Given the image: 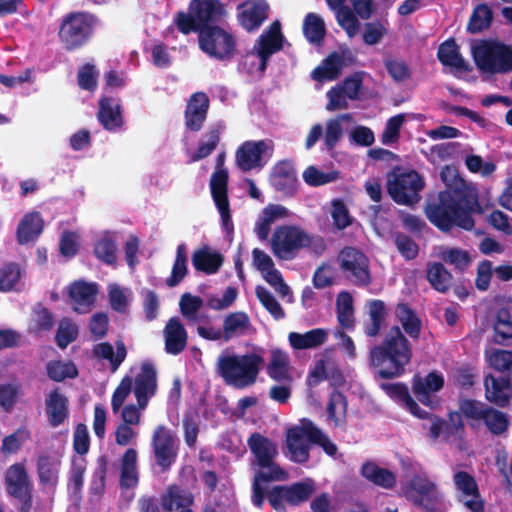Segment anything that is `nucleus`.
Listing matches in <instances>:
<instances>
[{"label":"nucleus","instance_id":"obj_53","mask_svg":"<svg viewBox=\"0 0 512 512\" xmlns=\"http://www.w3.org/2000/svg\"><path fill=\"white\" fill-rule=\"evenodd\" d=\"M485 360L489 367L505 373L512 371V351L503 349H488L485 351Z\"/></svg>","mask_w":512,"mask_h":512},{"label":"nucleus","instance_id":"obj_37","mask_svg":"<svg viewBox=\"0 0 512 512\" xmlns=\"http://www.w3.org/2000/svg\"><path fill=\"white\" fill-rule=\"evenodd\" d=\"M223 263L222 255L216 250L203 247L196 250L192 255V264L198 271L206 274L216 273Z\"/></svg>","mask_w":512,"mask_h":512},{"label":"nucleus","instance_id":"obj_57","mask_svg":"<svg viewBox=\"0 0 512 512\" xmlns=\"http://www.w3.org/2000/svg\"><path fill=\"white\" fill-rule=\"evenodd\" d=\"M53 326L52 314L43 306L36 305L33 308L30 322L29 331L38 334L42 331L50 330Z\"/></svg>","mask_w":512,"mask_h":512},{"label":"nucleus","instance_id":"obj_26","mask_svg":"<svg viewBox=\"0 0 512 512\" xmlns=\"http://www.w3.org/2000/svg\"><path fill=\"white\" fill-rule=\"evenodd\" d=\"M271 185L285 195H293L297 189V176L291 162H277L269 175Z\"/></svg>","mask_w":512,"mask_h":512},{"label":"nucleus","instance_id":"obj_21","mask_svg":"<svg viewBox=\"0 0 512 512\" xmlns=\"http://www.w3.org/2000/svg\"><path fill=\"white\" fill-rule=\"evenodd\" d=\"M7 492L21 500L28 501L31 497V482L26 468L21 463L11 465L5 474Z\"/></svg>","mask_w":512,"mask_h":512},{"label":"nucleus","instance_id":"obj_61","mask_svg":"<svg viewBox=\"0 0 512 512\" xmlns=\"http://www.w3.org/2000/svg\"><path fill=\"white\" fill-rule=\"evenodd\" d=\"M48 376L54 381L74 378L77 375L76 366L70 361H51L47 364Z\"/></svg>","mask_w":512,"mask_h":512},{"label":"nucleus","instance_id":"obj_8","mask_svg":"<svg viewBox=\"0 0 512 512\" xmlns=\"http://www.w3.org/2000/svg\"><path fill=\"white\" fill-rule=\"evenodd\" d=\"M424 180L414 170L395 169L387 175V191L398 204L412 205L419 201Z\"/></svg>","mask_w":512,"mask_h":512},{"label":"nucleus","instance_id":"obj_38","mask_svg":"<svg viewBox=\"0 0 512 512\" xmlns=\"http://www.w3.org/2000/svg\"><path fill=\"white\" fill-rule=\"evenodd\" d=\"M382 389L385 393L397 401L401 405H403L407 410L410 411L416 417L425 418L426 413L422 411L418 404L412 399L409 394L407 386L402 383H391V384H383Z\"/></svg>","mask_w":512,"mask_h":512},{"label":"nucleus","instance_id":"obj_4","mask_svg":"<svg viewBox=\"0 0 512 512\" xmlns=\"http://www.w3.org/2000/svg\"><path fill=\"white\" fill-rule=\"evenodd\" d=\"M248 445L255 457V463L259 467V471L254 477L252 501L260 507L264 501L262 482L284 481L288 478V474L274 462L278 451L272 441L260 434H253L248 440Z\"/></svg>","mask_w":512,"mask_h":512},{"label":"nucleus","instance_id":"obj_63","mask_svg":"<svg viewBox=\"0 0 512 512\" xmlns=\"http://www.w3.org/2000/svg\"><path fill=\"white\" fill-rule=\"evenodd\" d=\"M467 169L474 174H479L484 178L490 177L496 171V164L492 161H485L479 155H468L465 158Z\"/></svg>","mask_w":512,"mask_h":512},{"label":"nucleus","instance_id":"obj_52","mask_svg":"<svg viewBox=\"0 0 512 512\" xmlns=\"http://www.w3.org/2000/svg\"><path fill=\"white\" fill-rule=\"evenodd\" d=\"M337 317L340 325L351 328L354 323L353 298L350 293L340 292L336 299Z\"/></svg>","mask_w":512,"mask_h":512},{"label":"nucleus","instance_id":"obj_23","mask_svg":"<svg viewBox=\"0 0 512 512\" xmlns=\"http://www.w3.org/2000/svg\"><path fill=\"white\" fill-rule=\"evenodd\" d=\"M156 371L151 363H143L135 375L133 392L142 407L147 406L149 399L156 393Z\"/></svg>","mask_w":512,"mask_h":512},{"label":"nucleus","instance_id":"obj_42","mask_svg":"<svg viewBox=\"0 0 512 512\" xmlns=\"http://www.w3.org/2000/svg\"><path fill=\"white\" fill-rule=\"evenodd\" d=\"M68 400L58 390L50 392L46 398V413L52 426L60 425L68 414Z\"/></svg>","mask_w":512,"mask_h":512},{"label":"nucleus","instance_id":"obj_56","mask_svg":"<svg viewBox=\"0 0 512 512\" xmlns=\"http://www.w3.org/2000/svg\"><path fill=\"white\" fill-rule=\"evenodd\" d=\"M93 352L99 358L107 359L116 369L126 357V348L122 342L117 343L116 350L109 343L97 344Z\"/></svg>","mask_w":512,"mask_h":512},{"label":"nucleus","instance_id":"obj_18","mask_svg":"<svg viewBox=\"0 0 512 512\" xmlns=\"http://www.w3.org/2000/svg\"><path fill=\"white\" fill-rule=\"evenodd\" d=\"M292 215L293 213L284 205L269 203L258 213L253 231L259 240H267L271 233L272 225L278 221L287 220Z\"/></svg>","mask_w":512,"mask_h":512},{"label":"nucleus","instance_id":"obj_31","mask_svg":"<svg viewBox=\"0 0 512 512\" xmlns=\"http://www.w3.org/2000/svg\"><path fill=\"white\" fill-rule=\"evenodd\" d=\"M348 54V51L332 53L313 70L312 78L319 82L334 80L346 65Z\"/></svg>","mask_w":512,"mask_h":512},{"label":"nucleus","instance_id":"obj_58","mask_svg":"<svg viewBox=\"0 0 512 512\" xmlns=\"http://www.w3.org/2000/svg\"><path fill=\"white\" fill-rule=\"evenodd\" d=\"M187 274V256L186 247L180 244L177 247L176 258L172 267L171 275L166 279V284L170 287L178 285Z\"/></svg>","mask_w":512,"mask_h":512},{"label":"nucleus","instance_id":"obj_9","mask_svg":"<svg viewBox=\"0 0 512 512\" xmlns=\"http://www.w3.org/2000/svg\"><path fill=\"white\" fill-rule=\"evenodd\" d=\"M273 153L274 143L270 139L244 141L235 151V166L244 173L260 171L270 161Z\"/></svg>","mask_w":512,"mask_h":512},{"label":"nucleus","instance_id":"obj_36","mask_svg":"<svg viewBox=\"0 0 512 512\" xmlns=\"http://www.w3.org/2000/svg\"><path fill=\"white\" fill-rule=\"evenodd\" d=\"M166 351L171 354L180 353L186 346L187 334L184 326L177 318H171L165 329Z\"/></svg>","mask_w":512,"mask_h":512},{"label":"nucleus","instance_id":"obj_39","mask_svg":"<svg viewBox=\"0 0 512 512\" xmlns=\"http://www.w3.org/2000/svg\"><path fill=\"white\" fill-rule=\"evenodd\" d=\"M328 337V332L321 328L312 329L306 333L291 332L288 335L290 345L297 350L313 349L322 345Z\"/></svg>","mask_w":512,"mask_h":512},{"label":"nucleus","instance_id":"obj_33","mask_svg":"<svg viewBox=\"0 0 512 512\" xmlns=\"http://www.w3.org/2000/svg\"><path fill=\"white\" fill-rule=\"evenodd\" d=\"M267 373L275 381L291 383L293 381V369L290 366L288 354L278 349L272 350Z\"/></svg>","mask_w":512,"mask_h":512},{"label":"nucleus","instance_id":"obj_59","mask_svg":"<svg viewBox=\"0 0 512 512\" xmlns=\"http://www.w3.org/2000/svg\"><path fill=\"white\" fill-rule=\"evenodd\" d=\"M303 180L310 186H321L333 182L338 178L334 170L322 171L315 166H309L302 174Z\"/></svg>","mask_w":512,"mask_h":512},{"label":"nucleus","instance_id":"obj_5","mask_svg":"<svg viewBox=\"0 0 512 512\" xmlns=\"http://www.w3.org/2000/svg\"><path fill=\"white\" fill-rule=\"evenodd\" d=\"M308 442L319 445L329 456L337 454V446L331 439L312 421L302 419L286 433V445L292 461L304 463L309 459Z\"/></svg>","mask_w":512,"mask_h":512},{"label":"nucleus","instance_id":"obj_2","mask_svg":"<svg viewBox=\"0 0 512 512\" xmlns=\"http://www.w3.org/2000/svg\"><path fill=\"white\" fill-rule=\"evenodd\" d=\"M412 357L411 347L399 327L386 333L381 345L370 351V364L381 378L401 376Z\"/></svg>","mask_w":512,"mask_h":512},{"label":"nucleus","instance_id":"obj_19","mask_svg":"<svg viewBox=\"0 0 512 512\" xmlns=\"http://www.w3.org/2000/svg\"><path fill=\"white\" fill-rule=\"evenodd\" d=\"M454 483L460 502L471 512H482L483 501L474 478L463 471L454 475Z\"/></svg>","mask_w":512,"mask_h":512},{"label":"nucleus","instance_id":"obj_27","mask_svg":"<svg viewBox=\"0 0 512 512\" xmlns=\"http://www.w3.org/2000/svg\"><path fill=\"white\" fill-rule=\"evenodd\" d=\"M268 4L265 0H247L239 6L238 19L241 26L252 31L259 28L267 17Z\"/></svg>","mask_w":512,"mask_h":512},{"label":"nucleus","instance_id":"obj_30","mask_svg":"<svg viewBox=\"0 0 512 512\" xmlns=\"http://www.w3.org/2000/svg\"><path fill=\"white\" fill-rule=\"evenodd\" d=\"M209 107V99L204 93L193 94L186 108V125L193 131L199 130L205 119Z\"/></svg>","mask_w":512,"mask_h":512},{"label":"nucleus","instance_id":"obj_34","mask_svg":"<svg viewBox=\"0 0 512 512\" xmlns=\"http://www.w3.org/2000/svg\"><path fill=\"white\" fill-rule=\"evenodd\" d=\"M222 330L224 333V342L244 336L251 330L250 318L246 313L241 311L229 313L223 320Z\"/></svg>","mask_w":512,"mask_h":512},{"label":"nucleus","instance_id":"obj_11","mask_svg":"<svg viewBox=\"0 0 512 512\" xmlns=\"http://www.w3.org/2000/svg\"><path fill=\"white\" fill-rule=\"evenodd\" d=\"M224 159V155H218L216 170L211 175L209 186L223 229L230 233L233 230V222L228 198V171L223 166Z\"/></svg>","mask_w":512,"mask_h":512},{"label":"nucleus","instance_id":"obj_54","mask_svg":"<svg viewBox=\"0 0 512 512\" xmlns=\"http://www.w3.org/2000/svg\"><path fill=\"white\" fill-rule=\"evenodd\" d=\"M109 302L117 312L124 313L127 311L132 300V292L129 288L121 287L116 283L108 285Z\"/></svg>","mask_w":512,"mask_h":512},{"label":"nucleus","instance_id":"obj_3","mask_svg":"<svg viewBox=\"0 0 512 512\" xmlns=\"http://www.w3.org/2000/svg\"><path fill=\"white\" fill-rule=\"evenodd\" d=\"M264 365L258 352L236 354L224 350L216 361V372L223 381L234 388L245 389L254 385Z\"/></svg>","mask_w":512,"mask_h":512},{"label":"nucleus","instance_id":"obj_29","mask_svg":"<svg viewBox=\"0 0 512 512\" xmlns=\"http://www.w3.org/2000/svg\"><path fill=\"white\" fill-rule=\"evenodd\" d=\"M189 10L200 26L217 21L225 15V9L218 0H192Z\"/></svg>","mask_w":512,"mask_h":512},{"label":"nucleus","instance_id":"obj_49","mask_svg":"<svg viewBox=\"0 0 512 512\" xmlns=\"http://www.w3.org/2000/svg\"><path fill=\"white\" fill-rule=\"evenodd\" d=\"M427 280L439 292H445L451 285L452 275L441 263H430L427 266Z\"/></svg>","mask_w":512,"mask_h":512},{"label":"nucleus","instance_id":"obj_12","mask_svg":"<svg viewBox=\"0 0 512 512\" xmlns=\"http://www.w3.org/2000/svg\"><path fill=\"white\" fill-rule=\"evenodd\" d=\"M405 497L415 505L432 511L441 501L442 495L436 484L426 474H415L403 488Z\"/></svg>","mask_w":512,"mask_h":512},{"label":"nucleus","instance_id":"obj_51","mask_svg":"<svg viewBox=\"0 0 512 512\" xmlns=\"http://www.w3.org/2000/svg\"><path fill=\"white\" fill-rule=\"evenodd\" d=\"M324 20L316 13H308L303 21V33L306 39L314 44H319L325 35Z\"/></svg>","mask_w":512,"mask_h":512},{"label":"nucleus","instance_id":"obj_15","mask_svg":"<svg viewBox=\"0 0 512 512\" xmlns=\"http://www.w3.org/2000/svg\"><path fill=\"white\" fill-rule=\"evenodd\" d=\"M338 264L344 276L356 285L370 283L368 258L356 248L346 247L338 255Z\"/></svg>","mask_w":512,"mask_h":512},{"label":"nucleus","instance_id":"obj_64","mask_svg":"<svg viewBox=\"0 0 512 512\" xmlns=\"http://www.w3.org/2000/svg\"><path fill=\"white\" fill-rule=\"evenodd\" d=\"M255 292L260 303L275 319L284 317V310L270 291L263 286H257Z\"/></svg>","mask_w":512,"mask_h":512},{"label":"nucleus","instance_id":"obj_43","mask_svg":"<svg viewBox=\"0 0 512 512\" xmlns=\"http://www.w3.org/2000/svg\"><path fill=\"white\" fill-rule=\"evenodd\" d=\"M361 473L366 480L385 489L392 488L396 483V476L393 472L373 462L365 463L361 468Z\"/></svg>","mask_w":512,"mask_h":512},{"label":"nucleus","instance_id":"obj_28","mask_svg":"<svg viewBox=\"0 0 512 512\" xmlns=\"http://www.w3.org/2000/svg\"><path fill=\"white\" fill-rule=\"evenodd\" d=\"M98 289L96 284L76 281L69 288V296L77 313H86L93 305Z\"/></svg>","mask_w":512,"mask_h":512},{"label":"nucleus","instance_id":"obj_44","mask_svg":"<svg viewBox=\"0 0 512 512\" xmlns=\"http://www.w3.org/2000/svg\"><path fill=\"white\" fill-rule=\"evenodd\" d=\"M116 235L104 232L100 235L94 246L96 257L108 265H114L117 260Z\"/></svg>","mask_w":512,"mask_h":512},{"label":"nucleus","instance_id":"obj_55","mask_svg":"<svg viewBox=\"0 0 512 512\" xmlns=\"http://www.w3.org/2000/svg\"><path fill=\"white\" fill-rule=\"evenodd\" d=\"M494 341L498 344L504 343L512 338V320L508 311L500 310L493 319Z\"/></svg>","mask_w":512,"mask_h":512},{"label":"nucleus","instance_id":"obj_32","mask_svg":"<svg viewBox=\"0 0 512 512\" xmlns=\"http://www.w3.org/2000/svg\"><path fill=\"white\" fill-rule=\"evenodd\" d=\"M97 116L107 130L114 131L123 125L120 104L113 98L103 97L100 99Z\"/></svg>","mask_w":512,"mask_h":512},{"label":"nucleus","instance_id":"obj_50","mask_svg":"<svg viewBox=\"0 0 512 512\" xmlns=\"http://www.w3.org/2000/svg\"><path fill=\"white\" fill-rule=\"evenodd\" d=\"M396 317L411 338L416 339L419 337L421 321L406 304H399L397 306Z\"/></svg>","mask_w":512,"mask_h":512},{"label":"nucleus","instance_id":"obj_35","mask_svg":"<svg viewBox=\"0 0 512 512\" xmlns=\"http://www.w3.org/2000/svg\"><path fill=\"white\" fill-rule=\"evenodd\" d=\"M43 219L38 212H30L23 216L17 227V241L27 244L35 241L43 230Z\"/></svg>","mask_w":512,"mask_h":512},{"label":"nucleus","instance_id":"obj_7","mask_svg":"<svg viewBox=\"0 0 512 512\" xmlns=\"http://www.w3.org/2000/svg\"><path fill=\"white\" fill-rule=\"evenodd\" d=\"M313 237L298 225L285 224L277 226L270 238V250L280 260H292L298 253L308 248Z\"/></svg>","mask_w":512,"mask_h":512},{"label":"nucleus","instance_id":"obj_25","mask_svg":"<svg viewBox=\"0 0 512 512\" xmlns=\"http://www.w3.org/2000/svg\"><path fill=\"white\" fill-rule=\"evenodd\" d=\"M37 475L40 485L47 492H54L61 468V459L57 455L43 454L37 460Z\"/></svg>","mask_w":512,"mask_h":512},{"label":"nucleus","instance_id":"obj_41","mask_svg":"<svg viewBox=\"0 0 512 512\" xmlns=\"http://www.w3.org/2000/svg\"><path fill=\"white\" fill-rule=\"evenodd\" d=\"M138 453L134 448L125 451L120 460V484L124 488L135 487L138 483Z\"/></svg>","mask_w":512,"mask_h":512},{"label":"nucleus","instance_id":"obj_48","mask_svg":"<svg viewBox=\"0 0 512 512\" xmlns=\"http://www.w3.org/2000/svg\"><path fill=\"white\" fill-rule=\"evenodd\" d=\"M328 420L334 426H342L347 416V401L344 395L339 392H333L330 395L326 407Z\"/></svg>","mask_w":512,"mask_h":512},{"label":"nucleus","instance_id":"obj_20","mask_svg":"<svg viewBox=\"0 0 512 512\" xmlns=\"http://www.w3.org/2000/svg\"><path fill=\"white\" fill-rule=\"evenodd\" d=\"M361 81L358 78H348L342 84L333 87L327 92L328 111H336L348 108L349 101L358 98Z\"/></svg>","mask_w":512,"mask_h":512},{"label":"nucleus","instance_id":"obj_14","mask_svg":"<svg viewBox=\"0 0 512 512\" xmlns=\"http://www.w3.org/2000/svg\"><path fill=\"white\" fill-rule=\"evenodd\" d=\"M94 18L84 13L72 14L67 17L59 31L64 46L71 50L82 46L92 33Z\"/></svg>","mask_w":512,"mask_h":512},{"label":"nucleus","instance_id":"obj_47","mask_svg":"<svg viewBox=\"0 0 512 512\" xmlns=\"http://www.w3.org/2000/svg\"><path fill=\"white\" fill-rule=\"evenodd\" d=\"M286 501L289 504L297 505L306 501L316 490V483L308 478L291 486H283Z\"/></svg>","mask_w":512,"mask_h":512},{"label":"nucleus","instance_id":"obj_10","mask_svg":"<svg viewBox=\"0 0 512 512\" xmlns=\"http://www.w3.org/2000/svg\"><path fill=\"white\" fill-rule=\"evenodd\" d=\"M199 47L209 57L217 60L230 59L236 50L235 37L218 26H207L199 33Z\"/></svg>","mask_w":512,"mask_h":512},{"label":"nucleus","instance_id":"obj_13","mask_svg":"<svg viewBox=\"0 0 512 512\" xmlns=\"http://www.w3.org/2000/svg\"><path fill=\"white\" fill-rule=\"evenodd\" d=\"M151 446L156 464L167 471L175 462L179 441L174 431L164 425H158L152 432Z\"/></svg>","mask_w":512,"mask_h":512},{"label":"nucleus","instance_id":"obj_40","mask_svg":"<svg viewBox=\"0 0 512 512\" xmlns=\"http://www.w3.org/2000/svg\"><path fill=\"white\" fill-rule=\"evenodd\" d=\"M192 503V494L177 486L170 487L161 498V505L167 512L190 509Z\"/></svg>","mask_w":512,"mask_h":512},{"label":"nucleus","instance_id":"obj_17","mask_svg":"<svg viewBox=\"0 0 512 512\" xmlns=\"http://www.w3.org/2000/svg\"><path fill=\"white\" fill-rule=\"evenodd\" d=\"M253 266L259 271L263 279L271 285L283 298L291 300L290 287L284 282L281 272L275 268L273 259L265 251L254 248L252 251Z\"/></svg>","mask_w":512,"mask_h":512},{"label":"nucleus","instance_id":"obj_24","mask_svg":"<svg viewBox=\"0 0 512 512\" xmlns=\"http://www.w3.org/2000/svg\"><path fill=\"white\" fill-rule=\"evenodd\" d=\"M484 388L486 400L496 406L505 407L512 398V383L509 378L487 374Z\"/></svg>","mask_w":512,"mask_h":512},{"label":"nucleus","instance_id":"obj_22","mask_svg":"<svg viewBox=\"0 0 512 512\" xmlns=\"http://www.w3.org/2000/svg\"><path fill=\"white\" fill-rule=\"evenodd\" d=\"M444 378L441 374L431 372L425 377L416 376L413 379V393L420 402L429 407H435L438 404L434 394L442 389Z\"/></svg>","mask_w":512,"mask_h":512},{"label":"nucleus","instance_id":"obj_62","mask_svg":"<svg viewBox=\"0 0 512 512\" xmlns=\"http://www.w3.org/2000/svg\"><path fill=\"white\" fill-rule=\"evenodd\" d=\"M483 419L487 428L493 434H502L509 426L507 415L492 408L486 409Z\"/></svg>","mask_w":512,"mask_h":512},{"label":"nucleus","instance_id":"obj_6","mask_svg":"<svg viewBox=\"0 0 512 512\" xmlns=\"http://www.w3.org/2000/svg\"><path fill=\"white\" fill-rule=\"evenodd\" d=\"M479 70L489 74L512 71V47L497 41H481L471 47Z\"/></svg>","mask_w":512,"mask_h":512},{"label":"nucleus","instance_id":"obj_1","mask_svg":"<svg viewBox=\"0 0 512 512\" xmlns=\"http://www.w3.org/2000/svg\"><path fill=\"white\" fill-rule=\"evenodd\" d=\"M440 177L448 189L439 194L438 202L427 206L428 219L444 231L453 225L465 230L472 229L474 221L471 214L480 211L477 190L466 187L453 166L443 167Z\"/></svg>","mask_w":512,"mask_h":512},{"label":"nucleus","instance_id":"obj_60","mask_svg":"<svg viewBox=\"0 0 512 512\" xmlns=\"http://www.w3.org/2000/svg\"><path fill=\"white\" fill-rule=\"evenodd\" d=\"M338 24L344 29L348 37L356 36L360 29V22L350 8L343 5L336 9Z\"/></svg>","mask_w":512,"mask_h":512},{"label":"nucleus","instance_id":"obj_45","mask_svg":"<svg viewBox=\"0 0 512 512\" xmlns=\"http://www.w3.org/2000/svg\"><path fill=\"white\" fill-rule=\"evenodd\" d=\"M435 256L459 270H464L471 262L469 253L466 250L456 247H436Z\"/></svg>","mask_w":512,"mask_h":512},{"label":"nucleus","instance_id":"obj_16","mask_svg":"<svg viewBox=\"0 0 512 512\" xmlns=\"http://www.w3.org/2000/svg\"><path fill=\"white\" fill-rule=\"evenodd\" d=\"M284 37L281 33V24L274 21L268 30L264 31L254 45L253 52L246 57V62L258 61V70L263 71L267 60L282 48Z\"/></svg>","mask_w":512,"mask_h":512},{"label":"nucleus","instance_id":"obj_46","mask_svg":"<svg viewBox=\"0 0 512 512\" xmlns=\"http://www.w3.org/2000/svg\"><path fill=\"white\" fill-rule=\"evenodd\" d=\"M438 59L444 66L459 70L467 69V62L460 54L459 47L453 40H447L440 45Z\"/></svg>","mask_w":512,"mask_h":512}]
</instances>
